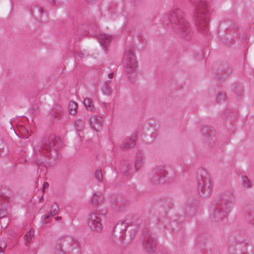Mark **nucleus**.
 Instances as JSON below:
<instances>
[{
  "instance_id": "nucleus-17",
  "label": "nucleus",
  "mask_w": 254,
  "mask_h": 254,
  "mask_svg": "<svg viewBox=\"0 0 254 254\" xmlns=\"http://www.w3.org/2000/svg\"><path fill=\"white\" fill-rule=\"evenodd\" d=\"M83 102L86 109L88 111L92 112L94 111L95 108L92 99L90 98H86L84 99Z\"/></svg>"
},
{
  "instance_id": "nucleus-4",
  "label": "nucleus",
  "mask_w": 254,
  "mask_h": 254,
  "mask_svg": "<svg viewBox=\"0 0 254 254\" xmlns=\"http://www.w3.org/2000/svg\"><path fill=\"white\" fill-rule=\"evenodd\" d=\"M125 69L129 79L133 81L136 75L137 62L134 55V49L133 48L127 49L125 54Z\"/></svg>"
},
{
  "instance_id": "nucleus-11",
  "label": "nucleus",
  "mask_w": 254,
  "mask_h": 254,
  "mask_svg": "<svg viewBox=\"0 0 254 254\" xmlns=\"http://www.w3.org/2000/svg\"><path fill=\"white\" fill-rule=\"evenodd\" d=\"M236 200L234 195L229 192L223 193L221 196V200L218 202L220 204H223L225 206H229L230 210L232 209V206Z\"/></svg>"
},
{
  "instance_id": "nucleus-12",
  "label": "nucleus",
  "mask_w": 254,
  "mask_h": 254,
  "mask_svg": "<svg viewBox=\"0 0 254 254\" xmlns=\"http://www.w3.org/2000/svg\"><path fill=\"white\" fill-rule=\"evenodd\" d=\"M97 39L101 47L105 51L112 40L111 35L106 33H101L97 36Z\"/></svg>"
},
{
  "instance_id": "nucleus-15",
  "label": "nucleus",
  "mask_w": 254,
  "mask_h": 254,
  "mask_svg": "<svg viewBox=\"0 0 254 254\" xmlns=\"http://www.w3.org/2000/svg\"><path fill=\"white\" fill-rule=\"evenodd\" d=\"M59 211V208L58 204L56 203H53L50 208V214L44 215L43 216V221H45V223H48V222L46 221V220L49 218L50 216H54L58 214Z\"/></svg>"
},
{
  "instance_id": "nucleus-28",
  "label": "nucleus",
  "mask_w": 254,
  "mask_h": 254,
  "mask_svg": "<svg viewBox=\"0 0 254 254\" xmlns=\"http://www.w3.org/2000/svg\"><path fill=\"white\" fill-rule=\"evenodd\" d=\"M7 214V212L5 208H0V219L5 217Z\"/></svg>"
},
{
  "instance_id": "nucleus-36",
  "label": "nucleus",
  "mask_w": 254,
  "mask_h": 254,
  "mask_svg": "<svg viewBox=\"0 0 254 254\" xmlns=\"http://www.w3.org/2000/svg\"><path fill=\"white\" fill-rule=\"evenodd\" d=\"M79 57H84L83 53H81L79 54Z\"/></svg>"
},
{
  "instance_id": "nucleus-30",
  "label": "nucleus",
  "mask_w": 254,
  "mask_h": 254,
  "mask_svg": "<svg viewBox=\"0 0 254 254\" xmlns=\"http://www.w3.org/2000/svg\"><path fill=\"white\" fill-rule=\"evenodd\" d=\"M114 72H111V73H109L108 75L109 78L112 79L114 76Z\"/></svg>"
},
{
  "instance_id": "nucleus-9",
  "label": "nucleus",
  "mask_w": 254,
  "mask_h": 254,
  "mask_svg": "<svg viewBox=\"0 0 254 254\" xmlns=\"http://www.w3.org/2000/svg\"><path fill=\"white\" fill-rule=\"evenodd\" d=\"M142 244L148 252L154 251L156 248V240L149 232L144 233L143 235Z\"/></svg>"
},
{
  "instance_id": "nucleus-32",
  "label": "nucleus",
  "mask_w": 254,
  "mask_h": 254,
  "mask_svg": "<svg viewBox=\"0 0 254 254\" xmlns=\"http://www.w3.org/2000/svg\"><path fill=\"white\" fill-rule=\"evenodd\" d=\"M49 186V184L47 182H45L44 183V184H43V189H45L46 188H48Z\"/></svg>"
},
{
  "instance_id": "nucleus-20",
  "label": "nucleus",
  "mask_w": 254,
  "mask_h": 254,
  "mask_svg": "<svg viewBox=\"0 0 254 254\" xmlns=\"http://www.w3.org/2000/svg\"><path fill=\"white\" fill-rule=\"evenodd\" d=\"M74 126L77 131H80L84 127V122L81 119L77 120L75 122Z\"/></svg>"
},
{
  "instance_id": "nucleus-27",
  "label": "nucleus",
  "mask_w": 254,
  "mask_h": 254,
  "mask_svg": "<svg viewBox=\"0 0 254 254\" xmlns=\"http://www.w3.org/2000/svg\"><path fill=\"white\" fill-rule=\"evenodd\" d=\"M195 210L196 209L193 206H190L187 208V212L190 215H193L195 214Z\"/></svg>"
},
{
  "instance_id": "nucleus-38",
  "label": "nucleus",
  "mask_w": 254,
  "mask_h": 254,
  "mask_svg": "<svg viewBox=\"0 0 254 254\" xmlns=\"http://www.w3.org/2000/svg\"><path fill=\"white\" fill-rule=\"evenodd\" d=\"M2 197V193H0V197Z\"/></svg>"
},
{
  "instance_id": "nucleus-3",
  "label": "nucleus",
  "mask_w": 254,
  "mask_h": 254,
  "mask_svg": "<svg viewBox=\"0 0 254 254\" xmlns=\"http://www.w3.org/2000/svg\"><path fill=\"white\" fill-rule=\"evenodd\" d=\"M195 6L193 18L198 29L206 34L208 30L210 9L206 0H190Z\"/></svg>"
},
{
  "instance_id": "nucleus-13",
  "label": "nucleus",
  "mask_w": 254,
  "mask_h": 254,
  "mask_svg": "<svg viewBox=\"0 0 254 254\" xmlns=\"http://www.w3.org/2000/svg\"><path fill=\"white\" fill-rule=\"evenodd\" d=\"M136 135H132L131 137L126 139L121 144V147L123 149H127L133 147L135 144Z\"/></svg>"
},
{
  "instance_id": "nucleus-25",
  "label": "nucleus",
  "mask_w": 254,
  "mask_h": 254,
  "mask_svg": "<svg viewBox=\"0 0 254 254\" xmlns=\"http://www.w3.org/2000/svg\"><path fill=\"white\" fill-rule=\"evenodd\" d=\"M233 90L236 94L240 95L243 91V87L241 85L236 83L233 85Z\"/></svg>"
},
{
  "instance_id": "nucleus-26",
  "label": "nucleus",
  "mask_w": 254,
  "mask_h": 254,
  "mask_svg": "<svg viewBox=\"0 0 254 254\" xmlns=\"http://www.w3.org/2000/svg\"><path fill=\"white\" fill-rule=\"evenodd\" d=\"M95 177L98 182H101L102 181L103 175L101 170H96L95 173Z\"/></svg>"
},
{
  "instance_id": "nucleus-31",
  "label": "nucleus",
  "mask_w": 254,
  "mask_h": 254,
  "mask_svg": "<svg viewBox=\"0 0 254 254\" xmlns=\"http://www.w3.org/2000/svg\"><path fill=\"white\" fill-rule=\"evenodd\" d=\"M111 79H110V78H109V79H108V80H107L105 82V84H108V85H110V83H111V82H112V80H111Z\"/></svg>"
},
{
  "instance_id": "nucleus-23",
  "label": "nucleus",
  "mask_w": 254,
  "mask_h": 254,
  "mask_svg": "<svg viewBox=\"0 0 254 254\" xmlns=\"http://www.w3.org/2000/svg\"><path fill=\"white\" fill-rule=\"evenodd\" d=\"M226 99V94L223 92H219L217 95L216 99L218 102L224 101Z\"/></svg>"
},
{
  "instance_id": "nucleus-7",
  "label": "nucleus",
  "mask_w": 254,
  "mask_h": 254,
  "mask_svg": "<svg viewBox=\"0 0 254 254\" xmlns=\"http://www.w3.org/2000/svg\"><path fill=\"white\" fill-rule=\"evenodd\" d=\"M167 175V172L162 167H157L151 172L149 179L153 184H161L165 182Z\"/></svg>"
},
{
  "instance_id": "nucleus-29",
  "label": "nucleus",
  "mask_w": 254,
  "mask_h": 254,
  "mask_svg": "<svg viewBox=\"0 0 254 254\" xmlns=\"http://www.w3.org/2000/svg\"><path fill=\"white\" fill-rule=\"evenodd\" d=\"M5 247V245H3V248L2 246V244H0V254H4V248Z\"/></svg>"
},
{
  "instance_id": "nucleus-24",
  "label": "nucleus",
  "mask_w": 254,
  "mask_h": 254,
  "mask_svg": "<svg viewBox=\"0 0 254 254\" xmlns=\"http://www.w3.org/2000/svg\"><path fill=\"white\" fill-rule=\"evenodd\" d=\"M103 92L106 95H110L112 92V88L110 85L104 84L102 87Z\"/></svg>"
},
{
  "instance_id": "nucleus-39",
  "label": "nucleus",
  "mask_w": 254,
  "mask_h": 254,
  "mask_svg": "<svg viewBox=\"0 0 254 254\" xmlns=\"http://www.w3.org/2000/svg\"><path fill=\"white\" fill-rule=\"evenodd\" d=\"M61 254H64V253H62V252H61Z\"/></svg>"
},
{
  "instance_id": "nucleus-14",
  "label": "nucleus",
  "mask_w": 254,
  "mask_h": 254,
  "mask_svg": "<svg viewBox=\"0 0 254 254\" xmlns=\"http://www.w3.org/2000/svg\"><path fill=\"white\" fill-rule=\"evenodd\" d=\"M104 200V196L101 192H96L93 194L91 199L92 204L94 206H97L101 204Z\"/></svg>"
},
{
  "instance_id": "nucleus-34",
  "label": "nucleus",
  "mask_w": 254,
  "mask_h": 254,
  "mask_svg": "<svg viewBox=\"0 0 254 254\" xmlns=\"http://www.w3.org/2000/svg\"><path fill=\"white\" fill-rule=\"evenodd\" d=\"M96 0H85L88 3H91L95 1Z\"/></svg>"
},
{
  "instance_id": "nucleus-37",
  "label": "nucleus",
  "mask_w": 254,
  "mask_h": 254,
  "mask_svg": "<svg viewBox=\"0 0 254 254\" xmlns=\"http://www.w3.org/2000/svg\"><path fill=\"white\" fill-rule=\"evenodd\" d=\"M200 172H202V173L201 174H203V173H205V171L204 170H200Z\"/></svg>"
},
{
  "instance_id": "nucleus-33",
  "label": "nucleus",
  "mask_w": 254,
  "mask_h": 254,
  "mask_svg": "<svg viewBox=\"0 0 254 254\" xmlns=\"http://www.w3.org/2000/svg\"><path fill=\"white\" fill-rule=\"evenodd\" d=\"M43 9L41 7L38 8V11L40 12V14H42L43 12Z\"/></svg>"
},
{
  "instance_id": "nucleus-10",
  "label": "nucleus",
  "mask_w": 254,
  "mask_h": 254,
  "mask_svg": "<svg viewBox=\"0 0 254 254\" xmlns=\"http://www.w3.org/2000/svg\"><path fill=\"white\" fill-rule=\"evenodd\" d=\"M102 117L99 115L91 114L89 116L88 122L91 127L96 131H98L101 128Z\"/></svg>"
},
{
  "instance_id": "nucleus-35",
  "label": "nucleus",
  "mask_w": 254,
  "mask_h": 254,
  "mask_svg": "<svg viewBox=\"0 0 254 254\" xmlns=\"http://www.w3.org/2000/svg\"><path fill=\"white\" fill-rule=\"evenodd\" d=\"M61 219V217H59V216H57L55 218V219L56 220H60Z\"/></svg>"
},
{
  "instance_id": "nucleus-1",
  "label": "nucleus",
  "mask_w": 254,
  "mask_h": 254,
  "mask_svg": "<svg viewBox=\"0 0 254 254\" xmlns=\"http://www.w3.org/2000/svg\"><path fill=\"white\" fill-rule=\"evenodd\" d=\"M169 26L173 31L186 40H190L193 35V32L186 15L180 8L172 11L168 16Z\"/></svg>"
},
{
  "instance_id": "nucleus-22",
  "label": "nucleus",
  "mask_w": 254,
  "mask_h": 254,
  "mask_svg": "<svg viewBox=\"0 0 254 254\" xmlns=\"http://www.w3.org/2000/svg\"><path fill=\"white\" fill-rule=\"evenodd\" d=\"M34 236V231L30 230L28 231L24 236L25 242L27 243H30Z\"/></svg>"
},
{
  "instance_id": "nucleus-21",
  "label": "nucleus",
  "mask_w": 254,
  "mask_h": 254,
  "mask_svg": "<svg viewBox=\"0 0 254 254\" xmlns=\"http://www.w3.org/2000/svg\"><path fill=\"white\" fill-rule=\"evenodd\" d=\"M131 165L129 164H127L125 166L123 167L121 169L122 173L125 175H130L132 173L131 171Z\"/></svg>"
},
{
  "instance_id": "nucleus-8",
  "label": "nucleus",
  "mask_w": 254,
  "mask_h": 254,
  "mask_svg": "<svg viewBox=\"0 0 254 254\" xmlns=\"http://www.w3.org/2000/svg\"><path fill=\"white\" fill-rule=\"evenodd\" d=\"M198 189L202 195L207 196L211 194L212 190L211 181L206 178H197Z\"/></svg>"
},
{
  "instance_id": "nucleus-19",
  "label": "nucleus",
  "mask_w": 254,
  "mask_h": 254,
  "mask_svg": "<svg viewBox=\"0 0 254 254\" xmlns=\"http://www.w3.org/2000/svg\"><path fill=\"white\" fill-rule=\"evenodd\" d=\"M242 184L247 189H249L252 187V183L247 176H243L242 178Z\"/></svg>"
},
{
  "instance_id": "nucleus-2",
  "label": "nucleus",
  "mask_w": 254,
  "mask_h": 254,
  "mask_svg": "<svg viewBox=\"0 0 254 254\" xmlns=\"http://www.w3.org/2000/svg\"><path fill=\"white\" fill-rule=\"evenodd\" d=\"M62 146V142L59 137L53 134L50 135L48 138L43 139L40 144L35 147V161L39 165L42 164L44 163L45 159L39 158V156L45 158L49 156L52 150L57 151Z\"/></svg>"
},
{
  "instance_id": "nucleus-16",
  "label": "nucleus",
  "mask_w": 254,
  "mask_h": 254,
  "mask_svg": "<svg viewBox=\"0 0 254 254\" xmlns=\"http://www.w3.org/2000/svg\"><path fill=\"white\" fill-rule=\"evenodd\" d=\"M143 155L141 152H138L136 156L134 167L135 171L140 169L143 164Z\"/></svg>"
},
{
  "instance_id": "nucleus-6",
  "label": "nucleus",
  "mask_w": 254,
  "mask_h": 254,
  "mask_svg": "<svg viewBox=\"0 0 254 254\" xmlns=\"http://www.w3.org/2000/svg\"><path fill=\"white\" fill-rule=\"evenodd\" d=\"M104 215L97 212L90 213L87 217L88 226L91 230L96 232L101 231L103 228L102 224Z\"/></svg>"
},
{
  "instance_id": "nucleus-18",
  "label": "nucleus",
  "mask_w": 254,
  "mask_h": 254,
  "mask_svg": "<svg viewBox=\"0 0 254 254\" xmlns=\"http://www.w3.org/2000/svg\"><path fill=\"white\" fill-rule=\"evenodd\" d=\"M77 109V104L74 101H70L68 104V111L70 114L75 115Z\"/></svg>"
},
{
  "instance_id": "nucleus-5",
  "label": "nucleus",
  "mask_w": 254,
  "mask_h": 254,
  "mask_svg": "<svg viewBox=\"0 0 254 254\" xmlns=\"http://www.w3.org/2000/svg\"><path fill=\"white\" fill-rule=\"evenodd\" d=\"M231 211L230 207L216 202L211 207L210 216L216 222H219L225 218Z\"/></svg>"
}]
</instances>
